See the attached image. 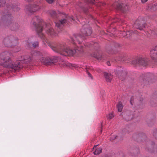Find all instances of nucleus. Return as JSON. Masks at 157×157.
<instances>
[{"label":"nucleus","instance_id":"obj_4","mask_svg":"<svg viewBox=\"0 0 157 157\" xmlns=\"http://www.w3.org/2000/svg\"><path fill=\"white\" fill-rule=\"evenodd\" d=\"M31 55L32 57L27 56H21L18 58V60L20 61L27 60L26 62H27L32 60V58H33L36 56H40L42 55V54L39 51H34L31 52Z\"/></svg>","mask_w":157,"mask_h":157},{"label":"nucleus","instance_id":"obj_7","mask_svg":"<svg viewBox=\"0 0 157 157\" xmlns=\"http://www.w3.org/2000/svg\"><path fill=\"white\" fill-rule=\"evenodd\" d=\"M40 61L43 64L46 65H51L55 62L52 59L48 57L45 59H42Z\"/></svg>","mask_w":157,"mask_h":157},{"label":"nucleus","instance_id":"obj_16","mask_svg":"<svg viewBox=\"0 0 157 157\" xmlns=\"http://www.w3.org/2000/svg\"><path fill=\"white\" fill-rule=\"evenodd\" d=\"M4 43L7 46H10V45H9V43H10V41L8 38H6L4 40Z\"/></svg>","mask_w":157,"mask_h":157},{"label":"nucleus","instance_id":"obj_28","mask_svg":"<svg viewBox=\"0 0 157 157\" xmlns=\"http://www.w3.org/2000/svg\"><path fill=\"white\" fill-rule=\"evenodd\" d=\"M133 97H131V100H130V103L131 105H133L132 101H133Z\"/></svg>","mask_w":157,"mask_h":157},{"label":"nucleus","instance_id":"obj_40","mask_svg":"<svg viewBox=\"0 0 157 157\" xmlns=\"http://www.w3.org/2000/svg\"><path fill=\"white\" fill-rule=\"evenodd\" d=\"M101 125H102V123H101Z\"/></svg>","mask_w":157,"mask_h":157},{"label":"nucleus","instance_id":"obj_25","mask_svg":"<svg viewBox=\"0 0 157 157\" xmlns=\"http://www.w3.org/2000/svg\"><path fill=\"white\" fill-rule=\"evenodd\" d=\"M86 72H87V73L88 76L89 77H90L91 79H93V77L92 76V75H91L90 74V73L88 71H86Z\"/></svg>","mask_w":157,"mask_h":157},{"label":"nucleus","instance_id":"obj_31","mask_svg":"<svg viewBox=\"0 0 157 157\" xmlns=\"http://www.w3.org/2000/svg\"><path fill=\"white\" fill-rule=\"evenodd\" d=\"M147 0H141V1L142 3H144L146 2Z\"/></svg>","mask_w":157,"mask_h":157},{"label":"nucleus","instance_id":"obj_19","mask_svg":"<svg viewBox=\"0 0 157 157\" xmlns=\"http://www.w3.org/2000/svg\"><path fill=\"white\" fill-rule=\"evenodd\" d=\"M65 65L69 67H75V64H73L71 63H69L68 62H66L65 63Z\"/></svg>","mask_w":157,"mask_h":157},{"label":"nucleus","instance_id":"obj_10","mask_svg":"<svg viewBox=\"0 0 157 157\" xmlns=\"http://www.w3.org/2000/svg\"><path fill=\"white\" fill-rule=\"evenodd\" d=\"M66 22V19L61 20L60 21H58L55 22L56 26L59 28V29H60V28L63 25V24Z\"/></svg>","mask_w":157,"mask_h":157},{"label":"nucleus","instance_id":"obj_30","mask_svg":"<svg viewBox=\"0 0 157 157\" xmlns=\"http://www.w3.org/2000/svg\"><path fill=\"white\" fill-rule=\"evenodd\" d=\"M152 6H155V7H156V9H157V3H156L155 4H154V5H153Z\"/></svg>","mask_w":157,"mask_h":157},{"label":"nucleus","instance_id":"obj_3","mask_svg":"<svg viewBox=\"0 0 157 157\" xmlns=\"http://www.w3.org/2000/svg\"><path fill=\"white\" fill-rule=\"evenodd\" d=\"M82 46H78V49L76 50L70 49L67 48L65 43H63L59 44L56 46H53L52 48L55 52L59 53L61 55L64 56H73L78 52L81 53L83 51L82 48H80Z\"/></svg>","mask_w":157,"mask_h":157},{"label":"nucleus","instance_id":"obj_34","mask_svg":"<svg viewBox=\"0 0 157 157\" xmlns=\"http://www.w3.org/2000/svg\"><path fill=\"white\" fill-rule=\"evenodd\" d=\"M70 20H71V21H72V20H73V21L74 20L73 19V18H72V17H71V18H70Z\"/></svg>","mask_w":157,"mask_h":157},{"label":"nucleus","instance_id":"obj_1","mask_svg":"<svg viewBox=\"0 0 157 157\" xmlns=\"http://www.w3.org/2000/svg\"><path fill=\"white\" fill-rule=\"evenodd\" d=\"M0 59V64L3 67L16 71L23 67L19 61L13 62L11 54L9 52L5 51L1 53Z\"/></svg>","mask_w":157,"mask_h":157},{"label":"nucleus","instance_id":"obj_14","mask_svg":"<svg viewBox=\"0 0 157 157\" xmlns=\"http://www.w3.org/2000/svg\"><path fill=\"white\" fill-rule=\"evenodd\" d=\"M86 32L84 33L86 36L90 35L92 33V31L91 29L90 28H87L85 29Z\"/></svg>","mask_w":157,"mask_h":157},{"label":"nucleus","instance_id":"obj_12","mask_svg":"<svg viewBox=\"0 0 157 157\" xmlns=\"http://www.w3.org/2000/svg\"><path fill=\"white\" fill-rule=\"evenodd\" d=\"M74 40L75 41H73V43H76V42L78 43V44H80L81 43L80 41H81L82 39H84V37L83 36H81V35H78L74 37Z\"/></svg>","mask_w":157,"mask_h":157},{"label":"nucleus","instance_id":"obj_17","mask_svg":"<svg viewBox=\"0 0 157 157\" xmlns=\"http://www.w3.org/2000/svg\"><path fill=\"white\" fill-rule=\"evenodd\" d=\"M136 33V31H134V32H132V31H128L126 33V32L125 31H124V32H123L122 33H123L125 35L126 33V36H127V37H128V36H127V35H128L129 34H130V33Z\"/></svg>","mask_w":157,"mask_h":157},{"label":"nucleus","instance_id":"obj_36","mask_svg":"<svg viewBox=\"0 0 157 157\" xmlns=\"http://www.w3.org/2000/svg\"><path fill=\"white\" fill-rule=\"evenodd\" d=\"M83 10L85 12H86V10H84V9Z\"/></svg>","mask_w":157,"mask_h":157},{"label":"nucleus","instance_id":"obj_8","mask_svg":"<svg viewBox=\"0 0 157 157\" xmlns=\"http://www.w3.org/2000/svg\"><path fill=\"white\" fill-rule=\"evenodd\" d=\"M10 16L9 15L3 16L0 19V25H2L4 23L7 24V23H8V20L10 19Z\"/></svg>","mask_w":157,"mask_h":157},{"label":"nucleus","instance_id":"obj_29","mask_svg":"<svg viewBox=\"0 0 157 157\" xmlns=\"http://www.w3.org/2000/svg\"><path fill=\"white\" fill-rule=\"evenodd\" d=\"M51 13H51V15L52 16H53V15H55V11H52Z\"/></svg>","mask_w":157,"mask_h":157},{"label":"nucleus","instance_id":"obj_13","mask_svg":"<svg viewBox=\"0 0 157 157\" xmlns=\"http://www.w3.org/2000/svg\"><path fill=\"white\" fill-rule=\"evenodd\" d=\"M117 107L118 112H121L122 111L123 106L121 102H119L117 105Z\"/></svg>","mask_w":157,"mask_h":157},{"label":"nucleus","instance_id":"obj_15","mask_svg":"<svg viewBox=\"0 0 157 157\" xmlns=\"http://www.w3.org/2000/svg\"><path fill=\"white\" fill-rule=\"evenodd\" d=\"M102 149L101 147L96 148L95 151L94 152V154L95 155H98L101 152Z\"/></svg>","mask_w":157,"mask_h":157},{"label":"nucleus","instance_id":"obj_9","mask_svg":"<svg viewBox=\"0 0 157 157\" xmlns=\"http://www.w3.org/2000/svg\"><path fill=\"white\" fill-rule=\"evenodd\" d=\"M150 56L153 60H157V47L155 48L154 49L151 51Z\"/></svg>","mask_w":157,"mask_h":157},{"label":"nucleus","instance_id":"obj_32","mask_svg":"<svg viewBox=\"0 0 157 157\" xmlns=\"http://www.w3.org/2000/svg\"><path fill=\"white\" fill-rule=\"evenodd\" d=\"M92 45V44H91V45H89L88 44H86V45L84 44V45L85 46H88L90 47Z\"/></svg>","mask_w":157,"mask_h":157},{"label":"nucleus","instance_id":"obj_22","mask_svg":"<svg viewBox=\"0 0 157 157\" xmlns=\"http://www.w3.org/2000/svg\"><path fill=\"white\" fill-rule=\"evenodd\" d=\"M86 2L91 4H94L95 0H86Z\"/></svg>","mask_w":157,"mask_h":157},{"label":"nucleus","instance_id":"obj_38","mask_svg":"<svg viewBox=\"0 0 157 157\" xmlns=\"http://www.w3.org/2000/svg\"><path fill=\"white\" fill-rule=\"evenodd\" d=\"M82 33H83L84 32V31L83 30H82Z\"/></svg>","mask_w":157,"mask_h":157},{"label":"nucleus","instance_id":"obj_11","mask_svg":"<svg viewBox=\"0 0 157 157\" xmlns=\"http://www.w3.org/2000/svg\"><path fill=\"white\" fill-rule=\"evenodd\" d=\"M104 75L106 81L108 82H110L113 78V75L104 72Z\"/></svg>","mask_w":157,"mask_h":157},{"label":"nucleus","instance_id":"obj_5","mask_svg":"<svg viewBox=\"0 0 157 157\" xmlns=\"http://www.w3.org/2000/svg\"><path fill=\"white\" fill-rule=\"evenodd\" d=\"M147 61L143 57H141L138 58L136 60L132 62V63L136 65H141L145 66L147 65Z\"/></svg>","mask_w":157,"mask_h":157},{"label":"nucleus","instance_id":"obj_23","mask_svg":"<svg viewBox=\"0 0 157 157\" xmlns=\"http://www.w3.org/2000/svg\"><path fill=\"white\" fill-rule=\"evenodd\" d=\"M114 20V22H116L117 21L119 22L122 21L121 19V18H119L116 17V18H115Z\"/></svg>","mask_w":157,"mask_h":157},{"label":"nucleus","instance_id":"obj_35","mask_svg":"<svg viewBox=\"0 0 157 157\" xmlns=\"http://www.w3.org/2000/svg\"><path fill=\"white\" fill-rule=\"evenodd\" d=\"M97 146H94V147H93V149H94L95 147H96Z\"/></svg>","mask_w":157,"mask_h":157},{"label":"nucleus","instance_id":"obj_2","mask_svg":"<svg viewBox=\"0 0 157 157\" xmlns=\"http://www.w3.org/2000/svg\"><path fill=\"white\" fill-rule=\"evenodd\" d=\"M32 22L35 27L36 31L39 35L41 34V32L43 30L44 26L46 27V32L48 35H50L52 37H53L57 35V33L54 31L53 29L51 27L50 25H46L44 22H42L39 17L36 16L33 17L32 19Z\"/></svg>","mask_w":157,"mask_h":157},{"label":"nucleus","instance_id":"obj_27","mask_svg":"<svg viewBox=\"0 0 157 157\" xmlns=\"http://www.w3.org/2000/svg\"><path fill=\"white\" fill-rule=\"evenodd\" d=\"M117 137V136L115 135V136H113L111 138V140H113L114 139L116 138Z\"/></svg>","mask_w":157,"mask_h":157},{"label":"nucleus","instance_id":"obj_20","mask_svg":"<svg viewBox=\"0 0 157 157\" xmlns=\"http://www.w3.org/2000/svg\"><path fill=\"white\" fill-rule=\"evenodd\" d=\"M114 117L113 114L112 113H109L108 115L107 116L108 118L111 119H112Z\"/></svg>","mask_w":157,"mask_h":157},{"label":"nucleus","instance_id":"obj_37","mask_svg":"<svg viewBox=\"0 0 157 157\" xmlns=\"http://www.w3.org/2000/svg\"><path fill=\"white\" fill-rule=\"evenodd\" d=\"M131 120V119H127V120H128V121H129V120Z\"/></svg>","mask_w":157,"mask_h":157},{"label":"nucleus","instance_id":"obj_18","mask_svg":"<svg viewBox=\"0 0 157 157\" xmlns=\"http://www.w3.org/2000/svg\"><path fill=\"white\" fill-rule=\"evenodd\" d=\"M6 1L5 0H0V6H3L5 5Z\"/></svg>","mask_w":157,"mask_h":157},{"label":"nucleus","instance_id":"obj_26","mask_svg":"<svg viewBox=\"0 0 157 157\" xmlns=\"http://www.w3.org/2000/svg\"><path fill=\"white\" fill-rule=\"evenodd\" d=\"M46 1L48 3L51 4L53 2L54 0H46Z\"/></svg>","mask_w":157,"mask_h":157},{"label":"nucleus","instance_id":"obj_33","mask_svg":"<svg viewBox=\"0 0 157 157\" xmlns=\"http://www.w3.org/2000/svg\"><path fill=\"white\" fill-rule=\"evenodd\" d=\"M107 64L108 65V66H109L110 65V63L109 61H108L107 62Z\"/></svg>","mask_w":157,"mask_h":157},{"label":"nucleus","instance_id":"obj_6","mask_svg":"<svg viewBox=\"0 0 157 157\" xmlns=\"http://www.w3.org/2000/svg\"><path fill=\"white\" fill-rule=\"evenodd\" d=\"M146 25L144 22L140 21L139 20H137L134 25V27L136 29L140 30H142L144 28Z\"/></svg>","mask_w":157,"mask_h":157},{"label":"nucleus","instance_id":"obj_21","mask_svg":"<svg viewBox=\"0 0 157 157\" xmlns=\"http://www.w3.org/2000/svg\"><path fill=\"white\" fill-rule=\"evenodd\" d=\"M93 56L96 58L98 60H101L102 56H101L98 55L96 54H94L93 55Z\"/></svg>","mask_w":157,"mask_h":157},{"label":"nucleus","instance_id":"obj_39","mask_svg":"<svg viewBox=\"0 0 157 157\" xmlns=\"http://www.w3.org/2000/svg\"><path fill=\"white\" fill-rule=\"evenodd\" d=\"M101 132H102V130H101Z\"/></svg>","mask_w":157,"mask_h":157},{"label":"nucleus","instance_id":"obj_24","mask_svg":"<svg viewBox=\"0 0 157 157\" xmlns=\"http://www.w3.org/2000/svg\"><path fill=\"white\" fill-rule=\"evenodd\" d=\"M38 42H34L33 44V46L34 48L37 47L38 46Z\"/></svg>","mask_w":157,"mask_h":157}]
</instances>
